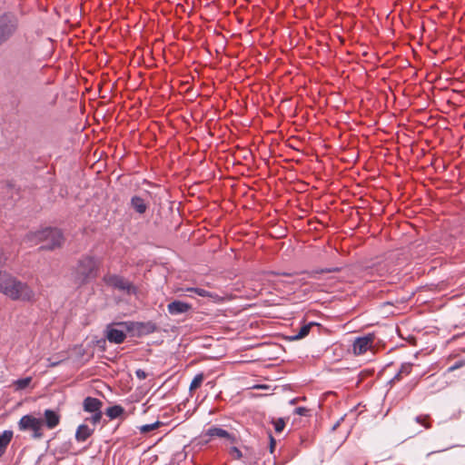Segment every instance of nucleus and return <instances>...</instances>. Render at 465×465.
Wrapping results in <instances>:
<instances>
[{"label": "nucleus", "mask_w": 465, "mask_h": 465, "mask_svg": "<svg viewBox=\"0 0 465 465\" xmlns=\"http://www.w3.org/2000/svg\"><path fill=\"white\" fill-rule=\"evenodd\" d=\"M0 292L12 301L34 302L35 292L27 282L5 271H0Z\"/></svg>", "instance_id": "f257e3e1"}, {"label": "nucleus", "mask_w": 465, "mask_h": 465, "mask_svg": "<svg viewBox=\"0 0 465 465\" xmlns=\"http://www.w3.org/2000/svg\"><path fill=\"white\" fill-rule=\"evenodd\" d=\"M100 261L94 256L80 258L72 270V280L77 286L87 284L98 275Z\"/></svg>", "instance_id": "f03ea898"}, {"label": "nucleus", "mask_w": 465, "mask_h": 465, "mask_svg": "<svg viewBox=\"0 0 465 465\" xmlns=\"http://www.w3.org/2000/svg\"><path fill=\"white\" fill-rule=\"evenodd\" d=\"M24 242L28 243L30 246L44 242L40 249L52 251L62 246L64 237L59 229L45 228L38 232H31L27 233Z\"/></svg>", "instance_id": "7ed1b4c3"}, {"label": "nucleus", "mask_w": 465, "mask_h": 465, "mask_svg": "<svg viewBox=\"0 0 465 465\" xmlns=\"http://www.w3.org/2000/svg\"><path fill=\"white\" fill-rule=\"evenodd\" d=\"M20 23L13 12L0 14V46L10 41L17 34Z\"/></svg>", "instance_id": "20e7f679"}, {"label": "nucleus", "mask_w": 465, "mask_h": 465, "mask_svg": "<svg viewBox=\"0 0 465 465\" xmlns=\"http://www.w3.org/2000/svg\"><path fill=\"white\" fill-rule=\"evenodd\" d=\"M103 281L107 286L124 292L127 294L136 293V287L123 276L106 273L104 274Z\"/></svg>", "instance_id": "39448f33"}, {"label": "nucleus", "mask_w": 465, "mask_h": 465, "mask_svg": "<svg viewBox=\"0 0 465 465\" xmlns=\"http://www.w3.org/2000/svg\"><path fill=\"white\" fill-rule=\"evenodd\" d=\"M114 325L124 327L127 331L134 332L138 337L151 334L157 330L156 324L153 322H123L114 323Z\"/></svg>", "instance_id": "423d86ee"}, {"label": "nucleus", "mask_w": 465, "mask_h": 465, "mask_svg": "<svg viewBox=\"0 0 465 465\" xmlns=\"http://www.w3.org/2000/svg\"><path fill=\"white\" fill-rule=\"evenodd\" d=\"M18 426L20 430L33 431V437L35 439H41L44 435L42 430L44 420L40 418H35L32 415H25L20 419Z\"/></svg>", "instance_id": "0eeeda50"}, {"label": "nucleus", "mask_w": 465, "mask_h": 465, "mask_svg": "<svg viewBox=\"0 0 465 465\" xmlns=\"http://www.w3.org/2000/svg\"><path fill=\"white\" fill-rule=\"evenodd\" d=\"M373 341L374 337L372 335L357 338L352 345L354 354H364L368 350H370L372 347Z\"/></svg>", "instance_id": "6e6552de"}, {"label": "nucleus", "mask_w": 465, "mask_h": 465, "mask_svg": "<svg viewBox=\"0 0 465 465\" xmlns=\"http://www.w3.org/2000/svg\"><path fill=\"white\" fill-rule=\"evenodd\" d=\"M124 327H121V329L108 327L106 331V338L110 342L120 344L124 341L126 338V334Z\"/></svg>", "instance_id": "1a4fd4ad"}, {"label": "nucleus", "mask_w": 465, "mask_h": 465, "mask_svg": "<svg viewBox=\"0 0 465 465\" xmlns=\"http://www.w3.org/2000/svg\"><path fill=\"white\" fill-rule=\"evenodd\" d=\"M191 309V304L178 300H175L167 305L168 312L171 315L183 314L188 312Z\"/></svg>", "instance_id": "9d476101"}, {"label": "nucleus", "mask_w": 465, "mask_h": 465, "mask_svg": "<svg viewBox=\"0 0 465 465\" xmlns=\"http://www.w3.org/2000/svg\"><path fill=\"white\" fill-rule=\"evenodd\" d=\"M205 435L209 437H218V438H223L229 440L232 443L236 442V437L233 434L229 433L227 430L218 428V427H210L206 432Z\"/></svg>", "instance_id": "9b49d317"}, {"label": "nucleus", "mask_w": 465, "mask_h": 465, "mask_svg": "<svg viewBox=\"0 0 465 465\" xmlns=\"http://www.w3.org/2000/svg\"><path fill=\"white\" fill-rule=\"evenodd\" d=\"M102 407L103 402L99 399L94 397H86L83 402L84 411L91 413L101 411Z\"/></svg>", "instance_id": "f8f14e48"}, {"label": "nucleus", "mask_w": 465, "mask_h": 465, "mask_svg": "<svg viewBox=\"0 0 465 465\" xmlns=\"http://www.w3.org/2000/svg\"><path fill=\"white\" fill-rule=\"evenodd\" d=\"M131 207L139 214H143L148 209V202L141 196L134 195L131 198Z\"/></svg>", "instance_id": "ddd939ff"}, {"label": "nucleus", "mask_w": 465, "mask_h": 465, "mask_svg": "<svg viewBox=\"0 0 465 465\" xmlns=\"http://www.w3.org/2000/svg\"><path fill=\"white\" fill-rule=\"evenodd\" d=\"M44 416V424H45L48 429L55 428L60 422V416L52 410H45Z\"/></svg>", "instance_id": "4468645a"}, {"label": "nucleus", "mask_w": 465, "mask_h": 465, "mask_svg": "<svg viewBox=\"0 0 465 465\" xmlns=\"http://www.w3.org/2000/svg\"><path fill=\"white\" fill-rule=\"evenodd\" d=\"M94 432V429H90L87 425H80L75 432V439L79 442L85 441Z\"/></svg>", "instance_id": "2eb2a0df"}, {"label": "nucleus", "mask_w": 465, "mask_h": 465, "mask_svg": "<svg viewBox=\"0 0 465 465\" xmlns=\"http://www.w3.org/2000/svg\"><path fill=\"white\" fill-rule=\"evenodd\" d=\"M186 292L196 293L197 295L202 296V297H208V298L212 299L214 302H217V301L221 300V298H220V296L218 294L213 293V292H208V291H206L204 289H202V288L191 287V288H187Z\"/></svg>", "instance_id": "dca6fc26"}, {"label": "nucleus", "mask_w": 465, "mask_h": 465, "mask_svg": "<svg viewBox=\"0 0 465 465\" xmlns=\"http://www.w3.org/2000/svg\"><path fill=\"white\" fill-rule=\"evenodd\" d=\"M415 421L421 425L425 430L432 428L433 420L429 414H420L415 418Z\"/></svg>", "instance_id": "f3484780"}, {"label": "nucleus", "mask_w": 465, "mask_h": 465, "mask_svg": "<svg viewBox=\"0 0 465 465\" xmlns=\"http://www.w3.org/2000/svg\"><path fill=\"white\" fill-rule=\"evenodd\" d=\"M124 413V409L120 405H114L106 409L105 414L111 419L121 417Z\"/></svg>", "instance_id": "a211bd4d"}, {"label": "nucleus", "mask_w": 465, "mask_h": 465, "mask_svg": "<svg viewBox=\"0 0 465 465\" xmlns=\"http://www.w3.org/2000/svg\"><path fill=\"white\" fill-rule=\"evenodd\" d=\"M313 326H316V323L310 322L308 324H304L300 328L299 331L296 334H294L291 339L295 341L306 337Z\"/></svg>", "instance_id": "6ab92c4d"}, {"label": "nucleus", "mask_w": 465, "mask_h": 465, "mask_svg": "<svg viewBox=\"0 0 465 465\" xmlns=\"http://www.w3.org/2000/svg\"><path fill=\"white\" fill-rule=\"evenodd\" d=\"M411 363H403L398 373L395 375L394 380L400 381L403 377L408 376L411 372Z\"/></svg>", "instance_id": "aec40b11"}, {"label": "nucleus", "mask_w": 465, "mask_h": 465, "mask_svg": "<svg viewBox=\"0 0 465 465\" xmlns=\"http://www.w3.org/2000/svg\"><path fill=\"white\" fill-rule=\"evenodd\" d=\"M13 438V432L11 430H5L0 434V450H5L10 443Z\"/></svg>", "instance_id": "412c9836"}, {"label": "nucleus", "mask_w": 465, "mask_h": 465, "mask_svg": "<svg viewBox=\"0 0 465 465\" xmlns=\"http://www.w3.org/2000/svg\"><path fill=\"white\" fill-rule=\"evenodd\" d=\"M31 381L32 378L26 377L15 381L12 385L15 387L16 391H22L27 388L30 385Z\"/></svg>", "instance_id": "4be33fe9"}, {"label": "nucleus", "mask_w": 465, "mask_h": 465, "mask_svg": "<svg viewBox=\"0 0 465 465\" xmlns=\"http://www.w3.org/2000/svg\"><path fill=\"white\" fill-rule=\"evenodd\" d=\"M203 380H204L203 373H198L197 375H195V377L193 378V380L191 382V385L189 388L190 391L192 392V391L197 390L198 388H200Z\"/></svg>", "instance_id": "5701e85b"}, {"label": "nucleus", "mask_w": 465, "mask_h": 465, "mask_svg": "<svg viewBox=\"0 0 465 465\" xmlns=\"http://www.w3.org/2000/svg\"><path fill=\"white\" fill-rule=\"evenodd\" d=\"M162 425H163V422L155 421L152 424H146V425H143V426L139 427V430L141 433L146 434L152 430H154L160 428Z\"/></svg>", "instance_id": "b1692460"}, {"label": "nucleus", "mask_w": 465, "mask_h": 465, "mask_svg": "<svg viewBox=\"0 0 465 465\" xmlns=\"http://www.w3.org/2000/svg\"><path fill=\"white\" fill-rule=\"evenodd\" d=\"M92 413H93V415L90 418H87L86 420H89L92 424L96 425L97 423H99L101 421L102 417H103V412H102V411H99L92 412Z\"/></svg>", "instance_id": "393cba45"}, {"label": "nucleus", "mask_w": 465, "mask_h": 465, "mask_svg": "<svg viewBox=\"0 0 465 465\" xmlns=\"http://www.w3.org/2000/svg\"><path fill=\"white\" fill-rule=\"evenodd\" d=\"M339 269L337 268H334V269H321V270H315V271H312V272H307V274L312 277V278H315L316 274L318 273H325V272H338Z\"/></svg>", "instance_id": "a878e982"}, {"label": "nucleus", "mask_w": 465, "mask_h": 465, "mask_svg": "<svg viewBox=\"0 0 465 465\" xmlns=\"http://www.w3.org/2000/svg\"><path fill=\"white\" fill-rule=\"evenodd\" d=\"M273 425L276 432H282L285 428V420L282 418H280L273 420Z\"/></svg>", "instance_id": "bb28decb"}, {"label": "nucleus", "mask_w": 465, "mask_h": 465, "mask_svg": "<svg viewBox=\"0 0 465 465\" xmlns=\"http://www.w3.org/2000/svg\"><path fill=\"white\" fill-rule=\"evenodd\" d=\"M229 453L232 457L234 459H241L242 458V451L237 447H232L229 450Z\"/></svg>", "instance_id": "cd10ccee"}, {"label": "nucleus", "mask_w": 465, "mask_h": 465, "mask_svg": "<svg viewBox=\"0 0 465 465\" xmlns=\"http://www.w3.org/2000/svg\"><path fill=\"white\" fill-rule=\"evenodd\" d=\"M465 364V361H457L455 362L452 366H450L448 371H453L460 367H462L463 365Z\"/></svg>", "instance_id": "c85d7f7f"}, {"label": "nucleus", "mask_w": 465, "mask_h": 465, "mask_svg": "<svg viewBox=\"0 0 465 465\" xmlns=\"http://www.w3.org/2000/svg\"><path fill=\"white\" fill-rule=\"evenodd\" d=\"M135 374L139 380H144L147 377V373L143 370H141V369H138L135 371Z\"/></svg>", "instance_id": "c756f323"}, {"label": "nucleus", "mask_w": 465, "mask_h": 465, "mask_svg": "<svg viewBox=\"0 0 465 465\" xmlns=\"http://www.w3.org/2000/svg\"><path fill=\"white\" fill-rule=\"evenodd\" d=\"M307 412H308V410L304 407H298L294 410V413L301 415V416L306 415Z\"/></svg>", "instance_id": "7c9ffc66"}, {"label": "nucleus", "mask_w": 465, "mask_h": 465, "mask_svg": "<svg viewBox=\"0 0 465 465\" xmlns=\"http://www.w3.org/2000/svg\"><path fill=\"white\" fill-rule=\"evenodd\" d=\"M7 260V256L4 252L3 249L0 247V266L4 265Z\"/></svg>", "instance_id": "2f4dec72"}, {"label": "nucleus", "mask_w": 465, "mask_h": 465, "mask_svg": "<svg viewBox=\"0 0 465 465\" xmlns=\"http://www.w3.org/2000/svg\"><path fill=\"white\" fill-rule=\"evenodd\" d=\"M275 443H276L275 440L272 436H270V451H271V453L273 452Z\"/></svg>", "instance_id": "473e14b6"}, {"label": "nucleus", "mask_w": 465, "mask_h": 465, "mask_svg": "<svg viewBox=\"0 0 465 465\" xmlns=\"http://www.w3.org/2000/svg\"><path fill=\"white\" fill-rule=\"evenodd\" d=\"M271 273L275 274V275H282V276H292L294 274V273H290V272H272Z\"/></svg>", "instance_id": "72a5a7b5"}, {"label": "nucleus", "mask_w": 465, "mask_h": 465, "mask_svg": "<svg viewBox=\"0 0 465 465\" xmlns=\"http://www.w3.org/2000/svg\"><path fill=\"white\" fill-rule=\"evenodd\" d=\"M296 401H297V399H292V400L290 401V403H291V404H295V403H296Z\"/></svg>", "instance_id": "f704fd0d"}, {"label": "nucleus", "mask_w": 465, "mask_h": 465, "mask_svg": "<svg viewBox=\"0 0 465 465\" xmlns=\"http://www.w3.org/2000/svg\"><path fill=\"white\" fill-rule=\"evenodd\" d=\"M2 456V451H0V457Z\"/></svg>", "instance_id": "c9c22d12"}]
</instances>
